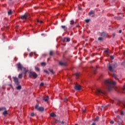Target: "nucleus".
Masks as SVG:
<instances>
[{
  "mask_svg": "<svg viewBox=\"0 0 125 125\" xmlns=\"http://www.w3.org/2000/svg\"><path fill=\"white\" fill-rule=\"evenodd\" d=\"M104 83L107 85V88H110L111 85H113V84H116V82L112 81L110 79H106L104 80Z\"/></svg>",
  "mask_w": 125,
  "mask_h": 125,
  "instance_id": "1",
  "label": "nucleus"
},
{
  "mask_svg": "<svg viewBox=\"0 0 125 125\" xmlns=\"http://www.w3.org/2000/svg\"><path fill=\"white\" fill-rule=\"evenodd\" d=\"M17 65L18 66V71H19V70H21V71H22V73H24V75H26V74H27V72H28V70L26 68L23 67L22 66L21 64L18 63Z\"/></svg>",
  "mask_w": 125,
  "mask_h": 125,
  "instance_id": "2",
  "label": "nucleus"
},
{
  "mask_svg": "<svg viewBox=\"0 0 125 125\" xmlns=\"http://www.w3.org/2000/svg\"><path fill=\"white\" fill-rule=\"evenodd\" d=\"M32 76L33 77V78H35V79L36 78H38V74L37 73H35L34 72H30L29 74V77H31Z\"/></svg>",
  "mask_w": 125,
  "mask_h": 125,
  "instance_id": "3",
  "label": "nucleus"
},
{
  "mask_svg": "<svg viewBox=\"0 0 125 125\" xmlns=\"http://www.w3.org/2000/svg\"><path fill=\"white\" fill-rule=\"evenodd\" d=\"M0 111H4L3 112V115H4V116H6V115H7V111H6V108L5 107L0 108Z\"/></svg>",
  "mask_w": 125,
  "mask_h": 125,
  "instance_id": "4",
  "label": "nucleus"
},
{
  "mask_svg": "<svg viewBox=\"0 0 125 125\" xmlns=\"http://www.w3.org/2000/svg\"><path fill=\"white\" fill-rule=\"evenodd\" d=\"M38 107H39V105H36L35 106V108L37 109V110L38 111H40V112H42V111H43L44 110V108H43V107H40L39 108H38Z\"/></svg>",
  "mask_w": 125,
  "mask_h": 125,
  "instance_id": "5",
  "label": "nucleus"
},
{
  "mask_svg": "<svg viewBox=\"0 0 125 125\" xmlns=\"http://www.w3.org/2000/svg\"><path fill=\"white\" fill-rule=\"evenodd\" d=\"M29 14H26V15H24L23 16H22L21 17V19H22V20H24V19L25 20H26V19H29Z\"/></svg>",
  "mask_w": 125,
  "mask_h": 125,
  "instance_id": "6",
  "label": "nucleus"
},
{
  "mask_svg": "<svg viewBox=\"0 0 125 125\" xmlns=\"http://www.w3.org/2000/svg\"><path fill=\"white\" fill-rule=\"evenodd\" d=\"M104 94V92H103L102 91L99 89H97L96 91V94L97 95H99V94Z\"/></svg>",
  "mask_w": 125,
  "mask_h": 125,
  "instance_id": "7",
  "label": "nucleus"
},
{
  "mask_svg": "<svg viewBox=\"0 0 125 125\" xmlns=\"http://www.w3.org/2000/svg\"><path fill=\"white\" fill-rule=\"evenodd\" d=\"M75 89L76 90H81V89H82V86H81V85H76L75 86Z\"/></svg>",
  "mask_w": 125,
  "mask_h": 125,
  "instance_id": "8",
  "label": "nucleus"
},
{
  "mask_svg": "<svg viewBox=\"0 0 125 125\" xmlns=\"http://www.w3.org/2000/svg\"><path fill=\"white\" fill-rule=\"evenodd\" d=\"M13 80L16 83H18V82L19 81L18 78H17V77H13Z\"/></svg>",
  "mask_w": 125,
  "mask_h": 125,
  "instance_id": "9",
  "label": "nucleus"
},
{
  "mask_svg": "<svg viewBox=\"0 0 125 125\" xmlns=\"http://www.w3.org/2000/svg\"><path fill=\"white\" fill-rule=\"evenodd\" d=\"M59 64L60 65H61V66H65V65H66V63L62 62H59Z\"/></svg>",
  "mask_w": 125,
  "mask_h": 125,
  "instance_id": "10",
  "label": "nucleus"
},
{
  "mask_svg": "<svg viewBox=\"0 0 125 125\" xmlns=\"http://www.w3.org/2000/svg\"><path fill=\"white\" fill-rule=\"evenodd\" d=\"M43 101H45V102L48 101V96H47L46 98H44L43 99Z\"/></svg>",
  "mask_w": 125,
  "mask_h": 125,
  "instance_id": "11",
  "label": "nucleus"
},
{
  "mask_svg": "<svg viewBox=\"0 0 125 125\" xmlns=\"http://www.w3.org/2000/svg\"><path fill=\"white\" fill-rule=\"evenodd\" d=\"M108 69L109 71H110L111 72H113V68H112V66L111 65L109 66Z\"/></svg>",
  "mask_w": 125,
  "mask_h": 125,
  "instance_id": "12",
  "label": "nucleus"
},
{
  "mask_svg": "<svg viewBox=\"0 0 125 125\" xmlns=\"http://www.w3.org/2000/svg\"><path fill=\"white\" fill-rule=\"evenodd\" d=\"M89 15L91 16L92 15V14H94V11H91L89 13Z\"/></svg>",
  "mask_w": 125,
  "mask_h": 125,
  "instance_id": "13",
  "label": "nucleus"
},
{
  "mask_svg": "<svg viewBox=\"0 0 125 125\" xmlns=\"http://www.w3.org/2000/svg\"><path fill=\"white\" fill-rule=\"evenodd\" d=\"M50 116L52 117H56V115L54 113H52L50 114Z\"/></svg>",
  "mask_w": 125,
  "mask_h": 125,
  "instance_id": "14",
  "label": "nucleus"
},
{
  "mask_svg": "<svg viewBox=\"0 0 125 125\" xmlns=\"http://www.w3.org/2000/svg\"><path fill=\"white\" fill-rule=\"evenodd\" d=\"M8 15H11V14H12V11H11V10H10L8 12Z\"/></svg>",
  "mask_w": 125,
  "mask_h": 125,
  "instance_id": "15",
  "label": "nucleus"
},
{
  "mask_svg": "<svg viewBox=\"0 0 125 125\" xmlns=\"http://www.w3.org/2000/svg\"><path fill=\"white\" fill-rule=\"evenodd\" d=\"M64 41H66V42H69L70 41V38H64Z\"/></svg>",
  "mask_w": 125,
  "mask_h": 125,
  "instance_id": "16",
  "label": "nucleus"
},
{
  "mask_svg": "<svg viewBox=\"0 0 125 125\" xmlns=\"http://www.w3.org/2000/svg\"><path fill=\"white\" fill-rule=\"evenodd\" d=\"M35 70H36V71H40V68L36 66L35 67Z\"/></svg>",
  "mask_w": 125,
  "mask_h": 125,
  "instance_id": "17",
  "label": "nucleus"
},
{
  "mask_svg": "<svg viewBox=\"0 0 125 125\" xmlns=\"http://www.w3.org/2000/svg\"><path fill=\"white\" fill-rule=\"evenodd\" d=\"M19 79H22V74H20L19 75Z\"/></svg>",
  "mask_w": 125,
  "mask_h": 125,
  "instance_id": "18",
  "label": "nucleus"
},
{
  "mask_svg": "<svg viewBox=\"0 0 125 125\" xmlns=\"http://www.w3.org/2000/svg\"><path fill=\"white\" fill-rule=\"evenodd\" d=\"M75 23V22L74 21H70V24L71 25H73V24Z\"/></svg>",
  "mask_w": 125,
  "mask_h": 125,
  "instance_id": "19",
  "label": "nucleus"
},
{
  "mask_svg": "<svg viewBox=\"0 0 125 125\" xmlns=\"http://www.w3.org/2000/svg\"><path fill=\"white\" fill-rule=\"evenodd\" d=\"M37 22L40 23V24H42V21H40V20H37Z\"/></svg>",
  "mask_w": 125,
  "mask_h": 125,
  "instance_id": "20",
  "label": "nucleus"
},
{
  "mask_svg": "<svg viewBox=\"0 0 125 125\" xmlns=\"http://www.w3.org/2000/svg\"><path fill=\"white\" fill-rule=\"evenodd\" d=\"M41 65H42V66H45L46 63H45V62H42Z\"/></svg>",
  "mask_w": 125,
  "mask_h": 125,
  "instance_id": "21",
  "label": "nucleus"
},
{
  "mask_svg": "<svg viewBox=\"0 0 125 125\" xmlns=\"http://www.w3.org/2000/svg\"><path fill=\"white\" fill-rule=\"evenodd\" d=\"M17 89H21V85H19L18 87H17Z\"/></svg>",
  "mask_w": 125,
  "mask_h": 125,
  "instance_id": "22",
  "label": "nucleus"
},
{
  "mask_svg": "<svg viewBox=\"0 0 125 125\" xmlns=\"http://www.w3.org/2000/svg\"><path fill=\"white\" fill-rule=\"evenodd\" d=\"M85 21L86 23H88V22H89L90 20H89V19H87V20H86Z\"/></svg>",
  "mask_w": 125,
  "mask_h": 125,
  "instance_id": "23",
  "label": "nucleus"
},
{
  "mask_svg": "<svg viewBox=\"0 0 125 125\" xmlns=\"http://www.w3.org/2000/svg\"><path fill=\"white\" fill-rule=\"evenodd\" d=\"M62 29H65V28H66V26H65V25H62Z\"/></svg>",
  "mask_w": 125,
  "mask_h": 125,
  "instance_id": "24",
  "label": "nucleus"
},
{
  "mask_svg": "<svg viewBox=\"0 0 125 125\" xmlns=\"http://www.w3.org/2000/svg\"><path fill=\"white\" fill-rule=\"evenodd\" d=\"M29 56H30V57H32V56H33V53H30L29 54Z\"/></svg>",
  "mask_w": 125,
  "mask_h": 125,
  "instance_id": "25",
  "label": "nucleus"
},
{
  "mask_svg": "<svg viewBox=\"0 0 125 125\" xmlns=\"http://www.w3.org/2000/svg\"><path fill=\"white\" fill-rule=\"evenodd\" d=\"M31 116L32 117H34V116H35V114H34V113H32L31 114Z\"/></svg>",
  "mask_w": 125,
  "mask_h": 125,
  "instance_id": "26",
  "label": "nucleus"
},
{
  "mask_svg": "<svg viewBox=\"0 0 125 125\" xmlns=\"http://www.w3.org/2000/svg\"><path fill=\"white\" fill-rule=\"evenodd\" d=\"M98 120H99V117H97L95 118V121H98Z\"/></svg>",
  "mask_w": 125,
  "mask_h": 125,
  "instance_id": "27",
  "label": "nucleus"
},
{
  "mask_svg": "<svg viewBox=\"0 0 125 125\" xmlns=\"http://www.w3.org/2000/svg\"><path fill=\"white\" fill-rule=\"evenodd\" d=\"M53 54V51H50V55H52Z\"/></svg>",
  "mask_w": 125,
  "mask_h": 125,
  "instance_id": "28",
  "label": "nucleus"
},
{
  "mask_svg": "<svg viewBox=\"0 0 125 125\" xmlns=\"http://www.w3.org/2000/svg\"><path fill=\"white\" fill-rule=\"evenodd\" d=\"M98 40H99V41H102V38L99 37V38H98Z\"/></svg>",
  "mask_w": 125,
  "mask_h": 125,
  "instance_id": "29",
  "label": "nucleus"
},
{
  "mask_svg": "<svg viewBox=\"0 0 125 125\" xmlns=\"http://www.w3.org/2000/svg\"><path fill=\"white\" fill-rule=\"evenodd\" d=\"M110 59H112V60H113V59H114V56H110Z\"/></svg>",
  "mask_w": 125,
  "mask_h": 125,
  "instance_id": "30",
  "label": "nucleus"
},
{
  "mask_svg": "<svg viewBox=\"0 0 125 125\" xmlns=\"http://www.w3.org/2000/svg\"><path fill=\"white\" fill-rule=\"evenodd\" d=\"M110 123V124L113 125V124H114V121H111Z\"/></svg>",
  "mask_w": 125,
  "mask_h": 125,
  "instance_id": "31",
  "label": "nucleus"
},
{
  "mask_svg": "<svg viewBox=\"0 0 125 125\" xmlns=\"http://www.w3.org/2000/svg\"><path fill=\"white\" fill-rule=\"evenodd\" d=\"M43 83H42L41 84H40V86H42V85H43Z\"/></svg>",
  "mask_w": 125,
  "mask_h": 125,
  "instance_id": "32",
  "label": "nucleus"
},
{
  "mask_svg": "<svg viewBox=\"0 0 125 125\" xmlns=\"http://www.w3.org/2000/svg\"><path fill=\"white\" fill-rule=\"evenodd\" d=\"M121 115H124V111H121Z\"/></svg>",
  "mask_w": 125,
  "mask_h": 125,
  "instance_id": "33",
  "label": "nucleus"
},
{
  "mask_svg": "<svg viewBox=\"0 0 125 125\" xmlns=\"http://www.w3.org/2000/svg\"><path fill=\"white\" fill-rule=\"evenodd\" d=\"M50 72L52 73V74H54L53 70L52 69L50 70Z\"/></svg>",
  "mask_w": 125,
  "mask_h": 125,
  "instance_id": "34",
  "label": "nucleus"
},
{
  "mask_svg": "<svg viewBox=\"0 0 125 125\" xmlns=\"http://www.w3.org/2000/svg\"><path fill=\"white\" fill-rule=\"evenodd\" d=\"M123 90H125V85H124Z\"/></svg>",
  "mask_w": 125,
  "mask_h": 125,
  "instance_id": "35",
  "label": "nucleus"
},
{
  "mask_svg": "<svg viewBox=\"0 0 125 125\" xmlns=\"http://www.w3.org/2000/svg\"><path fill=\"white\" fill-rule=\"evenodd\" d=\"M82 112H83V113H85V109L83 110Z\"/></svg>",
  "mask_w": 125,
  "mask_h": 125,
  "instance_id": "36",
  "label": "nucleus"
},
{
  "mask_svg": "<svg viewBox=\"0 0 125 125\" xmlns=\"http://www.w3.org/2000/svg\"><path fill=\"white\" fill-rule=\"evenodd\" d=\"M113 77H115V79H117V77H116V75L113 74Z\"/></svg>",
  "mask_w": 125,
  "mask_h": 125,
  "instance_id": "37",
  "label": "nucleus"
},
{
  "mask_svg": "<svg viewBox=\"0 0 125 125\" xmlns=\"http://www.w3.org/2000/svg\"><path fill=\"white\" fill-rule=\"evenodd\" d=\"M61 124H62V125H63V124H65V122L62 121L61 122Z\"/></svg>",
  "mask_w": 125,
  "mask_h": 125,
  "instance_id": "38",
  "label": "nucleus"
},
{
  "mask_svg": "<svg viewBox=\"0 0 125 125\" xmlns=\"http://www.w3.org/2000/svg\"><path fill=\"white\" fill-rule=\"evenodd\" d=\"M67 100H68L67 99H65L64 100V102H66L67 101Z\"/></svg>",
  "mask_w": 125,
  "mask_h": 125,
  "instance_id": "39",
  "label": "nucleus"
},
{
  "mask_svg": "<svg viewBox=\"0 0 125 125\" xmlns=\"http://www.w3.org/2000/svg\"><path fill=\"white\" fill-rule=\"evenodd\" d=\"M119 33H122V30H119Z\"/></svg>",
  "mask_w": 125,
  "mask_h": 125,
  "instance_id": "40",
  "label": "nucleus"
},
{
  "mask_svg": "<svg viewBox=\"0 0 125 125\" xmlns=\"http://www.w3.org/2000/svg\"><path fill=\"white\" fill-rule=\"evenodd\" d=\"M103 35H104V33H101V36H103Z\"/></svg>",
  "mask_w": 125,
  "mask_h": 125,
  "instance_id": "41",
  "label": "nucleus"
},
{
  "mask_svg": "<svg viewBox=\"0 0 125 125\" xmlns=\"http://www.w3.org/2000/svg\"><path fill=\"white\" fill-rule=\"evenodd\" d=\"M124 106L125 107V104H124Z\"/></svg>",
  "mask_w": 125,
  "mask_h": 125,
  "instance_id": "42",
  "label": "nucleus"
},
{
  "mask_svg": "<svg viewBox=\"0 0 125 125\" xmlns=\"http://www.w3.org/2000/svg\"><path fill=\"white\" fill-rule=\"evenodd\" d=\"M34 55H36V52H34Z\"/></svg>",
  "mask_w": 125,
  "mask_h": 125,
  "instance_id": "43",
  "label": "nucleus"
},
{
  "mask_svg": "<svg viewBox=\"0 0 125 125\" xmlns=\"http://www.w3.org/2000/svg\"><path fill=\"white\" fill-rule=\"evenodd\" d=\"M44 72H45L46 73H47V72L46 71H45V70L44 71Z\"/></svg>",
  "mask_w": 125,
  "mask_h": 125,
  "instance_id": "44",
  "label": "nucleus"
},
{
  "mask_svg": "<svg viewBox=\"0 0 125 125\" xmlns=\"http://www.w3.org/2000/svg\"><path fill=\"white\" fill-rule=\"evenodd\" d=\"M79 9H80V10H81V9H82V8H79Z\"/></svg>",
  "mask_w": 125,
  "mask_h": 125,
  "instance_id": "45",
  "label": "nucleus"
}]
</instances>
